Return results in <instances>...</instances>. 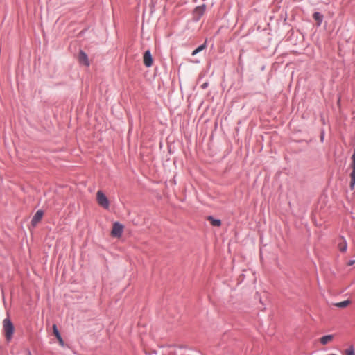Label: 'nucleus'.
<instances>
[{
  "instance_id": "f257e3e1",
  "label": "nucleus",
  "mask_w": 355,
  "mask_h": 355,
  "mask_svg": "<svg viewBox=\"0 0 355 355\" xmlns=\"http://www.w3.org/2000/svg\"><path fill=\"white\" fill-rule=\"evenodd\" d=\"M3 331L6 338L10 341L13 336L15 327L11 320L7 318L3 320Z\"/></svg>"
},
{
  "instance_id": "f03ea898",
  "label": "nucleus",
  "mask_w": 355,
  "mask_h": 355,
  "mask_svg": "<svg viewBox=\"0 0 355 355\" xmlns=\"http://www.w3.org/2000/svg\"><path fill=\"white\" fill-rule=\"evenodd\" d=\"M96 201L98 204L104 209H108L110 207L109 200L102 191H97Z\"/></svg>"
},
{
  "instance_id": "7ed1b4c3",
  "label": "nucleus",
  "mask_w": 355,
  "mask_h": 355,
  "mask_svg": "<svg viewBox=\"0 0 355 355\" xmlns=\"http://www.w3.org/2000/svg\"><path fill=\"white\" fill-rule=\"evenodd\" d=\"M123 225L118 222H115L113 224L112 230L111 231V235L113 237L120 238L123 231Z\"/></svg>"
},
{
  "instance_id": "20e7f679",
  "label": "nucleus",
  "mask_w": 355,
  "mask_h": 355,
  "mask_svg": "<svg viewBox=\"0 0 355 355\" xmlns=\"http://www.w3.org/2000/svg\"><path fill=\"white\" fill-rule=\"evenodd\" d=\"M350 167L352 170L350 174V188L351 189H354L355 185V153L352 156V163L350 164Z\"/></svg>"
},
{
  "instance_id": "39448f33",
  "label": "nucleus",
  "mask_w": 355,
  "mask_h": 355,
  "mask_svg": "<svg viewBox=\"0 0 355 355\" xmlns=\"http://www.w3.org/2000/svg\"><path fill=\"white\" fill-rule=\"evenodd\" d=\"M206 10L205 4L198 6L193 11V15L196 20H199L200 17L204 15Z\"/></svg>"
},
{
  "instance_id": "423d86ee",
  "label": "nucleus",
  "mask_w": 355,
  "mask_h": 355,
  "mask_svg": "<svg viewBox=\"0 0 355 355\" xmlns=\"http://www.w3.org/2000/svg\"><path fill=\"white\" fill-rule=\"evenodd\" d=\"M44 216V212L42 210H38L31 220V225L35 227L40 223Z\"/></svg>"
},
{
  "instance_id": "0eeeda50",
  "label": "nucleus",
  "mask_w": 355,
  "mask_h": 355,
  "mask_svg": "<svg viewBox=\"0 0 355 355\" xmlns=\"http://www.w3.org/2000/svg\"><path fill=\"white\" fill-rule=\"evenodd\" d=\"M335 336L334 334L326 335L319 339V342L322 345H327L332 343L334 340Z\"/></svg>"
},
{
  "instance_id": "6e6552de",
  "label": "nucleus",
  "mask_w": 355,
  "mask_h": 355,
  "mask_svg": "<svg viewBox=\"0 0 355 355\" xmlns=\"http://www.w3.org/2000/svg\"><path fill=\"white\" fill-rule=\"evenodd\" d=\"M144 64L147 67H150L153 64V58L150 51H146L144 54Z\"/></svg>"
},
{
  "instance_id": "1a4fd4ad",
  "label": "nucleus",
  "mask_w": 355,
  "mask_h": 355,
  "mask_svg": "<svg viewBox=\"0 0 355 355\" xmlns=\"http://www.w3.org/2000/svg\"><path fill=\"white\" fill-rule=\"evenodd\" d=\"M78 61L80 64H82L85 66L88 67L89 65V60H88V57H87V54L82 51H80L79 53Z\"/></svg>"
},
{
  "instance_id": "9d476101",
  "label": "nucleus",
  "mask_w": 355,
  "mask_h": 355,
  "mask_svg": "<svg viewBox=\"0 0 355 355\" xmlns=\"http://www.w3.org/2000/svg\"><path fill=\"white\" fill-rule=\"evenodd\" d=\"M53 334L55 335V336L56 337V338L58 339L60 345L61 346H63L64 345V340H62V337H61V335L57 328V326L56 324H53Z\"/></svg>"
},
{
  "instance_id": "9b49d317",
  "label": "nucleus",
  "mask_w": 355,
  "mask_h": 355,
  "mask_svg": "<svg viewBox=\"0 0 355 355\" xmlns=\"http://www.w3.org/2000/svg\"><path fill=\"white\" fill-rule=\"evenodd\" d=\"M207 220L213 226L220 227L221 225V221L219 219H215L212 216H209Z\"/></svg>"
},
{
  "instance_id": "f8f14e48",
  "label": "nucleus",
  "mask_w": 355,
  "mask_h": 355,
  "mask_svg": "<svg viewBox=\"0 0 355 355\" xmlns=\"http://www.w3.org/2000/svg\"><path fill=\"white\" fill-rule=\"evenodd\" d=\"M351 303L350 300H345L340 302H338L334 304V306L338 308H345L347 307L348 305H349Z\"/></svg>"
},
{
  "instance_id": "ddd939ff",
  "label": "nucleus",
  "mask_w": 355,
  "mask_h": 355,
  "mask_svg": "<svg viewBox=\"0 0 355 355\" xmlns=\"http://www.w3.org/2000/svg\"><path fill=\"white\" fill-rule=\"evenodd\" d=\"M313 17V19L318 22V25L320 26L322 21V15L319 12H315Z\"/></svg>"
},
{
  "instance_id": "4468645a",
  "label": "nucleus",
  "mask_w": 355,
  "mask_h": 355,
  "mask_svg": "<svg viewBox=\"0 0 355 355\" xmlns=\"http://www.w3.org/2000/svg\"><path fill=\"white\" fill-rule=\"evenodd\" d=\"M344 354L345 355H355V350H354V347H353V345H350L347 349H345L344 351Z\"/></svg>"
},
{
  "instance_id": "2eb2a0df",
  "label": "nucleus",
  "mask_w": 355,
  "mask_h": 355,
  "mask_svg": "<svg viewBox=\"0 0 355 355\" xmlns=\"http://www.w3.org/2000/svg\"><path fill=\"white\" fill-rule=\"evenodd\" d=\"M205 48H206V41L204 42V44H202V45H200V46H198L197 49H196L192 52V55H196L197 53H199V52H200L201 51L204 50Z\"/></svg>"
},
{
  "instance_id": "dca6fc26",
  "label": "nucleus",
  "mask_w": 355,
  "mask_h": 355,
  "mask_svg": "<svg viewBox=\"0 0 355 355\" xmlns=\"http://www.w3.org/2000/svg\"><path fill=\"white\" fill-rule=\"evenodd\" d=\"M338 248L341 252H345L347 250V243L341 239V241L338 243Z\"/></svg>"
},
{
  "instance_id": "f3484780",
  "label": "nucleus",
  "mask_w": 355,
  "mask_h": 355,
  "mask_svg": "<svg viewBox=\"0 0 355 355\" xmlns=\"http://www.w3.org/2000/svg\"><path fill=\"white\" fill-rule=\"evenodd\" d=\"M354 263V261H351L349 263V266H351V265H352Z\"/></svg>"
},
{
  "instance_id": "a211bd4d",
  "label": "nucleus",
  "mask_w": 355,
  "mask_h": 355,
  "mask_svg": "<svg viewBox=\"0 0 355 355\" xmlns=\"http://www.w3.org/2000/svg\"><path fill=\"white\" fill-rule=\"evenodd\" d=\"M28 355H31L30 352H28Z\"/></svg>"
}]
</instances>
